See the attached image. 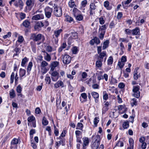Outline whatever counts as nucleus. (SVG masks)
Returning a JSON list of instances; mask_svg holds the SVG:
<instances>
[{
	"label": "nucleus",
	"mask_w": 149,
	"mask_h": 149,
	"mask_svg": "<svg viewBox=\"0 0 149 149\" xmlns=\"http://www.w3.org/2000/svg\"><path fill=\"white\" fill-rule=\"evenodd\" d=\"M15 77V73L14 72H12L10 77V83L12 84L14 81V79Z\"/></svg>",
	"instance_id": "obj_51"
},
{
	"label": "nucleus",
	"mask_w": 149,
	"mask_h": 149,
	"mask_svg": "<svg viewBox=\"0 0 149 149\" xmlns=\"http://www.w3.org/2000/svg\"><path fill=\"white\" fill-rule=\"evenodd\" d=\"M44 10L46 17L48 18H50L53 11V8L47 6L45 8Z\"/></svg>",
	"instance_id": "obj_7"
},
{
	"label": "nucleus",
	"mask_w": 149,
	"mask_h": 149,
	"mask_svg": "<svg viewBox=\"0 0 149 149\" xmlns=\"http://www.w3.org/2000/svg\"><path fill=\"white\" fill-rule=\"evenodd\" d=\"M93 40H94L95 42L97 44H98L100 42V40L99 38L96 37L94 38Z\"/></svg>",
	"instance_id": "obj_57"
},
{
	"label": "nucleus",
	"mask_w": 149,
	"mask_h": 149,
	"mask_svg": "<svg viewBox=\"0 0 149 149\" xmlns=\"http://www.w3.org/2000/svg\"><path fill=\"white\" fill-rule=\"evenodd\" d=\"M125 84L123 83L120 82L118 85V87L120 88H123L125 87Z\"/></svg>",
	"instance_id": "obj_55"
},
{
	"label": "nucleus",
	"mask_w": 149,
	"mask_h": 149,
	"mask_svg": "<svg viewBox=\"0 0 149 149\" xmlns=\"http://www.w3.org/2000/svg\"><path fill=\"white\" fill-rule=\"evenodd\" d=\"M10 6L12 3L16 7H19L21 8H22L23 6V3L22 0H11L9 2Z\"/></svg>",
	"instance_id": "obj_3"
},
{
	"label": "nucleus",
	"mask_w": 149,
	"mask_h": 149,
	"mask_svg": "<svg viewBox=\"0 0 149 149\" xmlns=\"http://www.w3.org/2000/svg\"><path fill=\"white\" fill-rule=\"evenodd\" d=\"M64 84L63 82L61 81H58L54 85V87L55 88H57L60 86L62 87H64Z\"/></svg>",
	"instance_id": "obj_14"
},
{
	"label": "nucleus",
	"mask_w": 149,
	"mask_h": 149,
	"mask_svg": "<svg viewBox=\"0 0 149 149\" xmlns=\"http://www.w3.org/2000/svg\"><path fill=\"white\" fill-rule=\"evenodd\" d=\"M45 59L47 61H49L51 60V58L49 55L47 53H46V55L44 57Z\"/></svg>",
	"instance_id": "obj_39"
},
{
	"label": "nucleus",
	"mask_w": 149,
	"mask_h": 149,
	"mask_svg": "<svg viewBox=\"0 0 149 149\" xmlns=\"http://www.w3.org/2000/svg\"><path fill=\"white\" fill-rule=\"evenodd\" d=\"M123 145L124 144L123 142L119 140L116 144V146L120 147H122L123 146Z\"/></svg>",
	"instance_id": "obj_48"
},
{
	"label": "nucleus",
	"mask_w": 149,
	"mask_h": 149,
	"mask_svg": "<svg viewBox=\"0 0 149 149\" xmlns=\"http://www.w3.org/2000/svg\"><path fill=\"white\" fill-rule=\"evenodd\" d=\"M129 143L130 146L131 147H134V141L133 139L132 138H130L129 139Z\"/></svg>",
	"instance_id": "obj_49"
},
{
	"label": "nucleus",
	"mask_w": 149,
	"mask_h": 149,
	"mask_svg": "<svg viewBox=\"0 0 149 149\" xmlns=\"http://www.w3.org/2000/svg\"><path fill=\"white\" fill-rule=\"evenodd\" d=\"M30 38L35 41H40L41 42H43L45 40L44 36L40 33L38 34L35 33L31 34Z\"/></svg>",
	"instance_id": "obj_1"
},
{
	"label": "nucleus",
	"mask_w": 149,
	"mask_h": 149,
	"mask_svg": "<svg viewBox=\"0 0 149 149\" xmlns=\"http://www.w3.org/2000/svg\"><path fill=\"white\" fill-rule=\"evenodd\" d=\"M66 44L65 43H63L62 45H61V47H60L59 49H58V52H61L63 49L66 47Z\"/></svg>",
	"instance_id": "obj_32"
},
{
	"label": "nucleus",
	"mask_w": 149,
	"mask_h": 149,
	"mask_svg": "<svg viewBox=\"0 0 149 149\" xmlns=\"http://www.w3.org/2000/svg\"><path fill=\"white\" fill-rule=\"evenodd\" d=\"M69 6L71 8H73L75 6V3L73 0H70L68 3Z\"/></svg>",
	"instance_id": "obj_36"
},
{
	"label": "nucleus",
	"mask_w": 149,
	"mask_h": 149,
	"mask_svg": "<svg viewBox=\"0 0 149 149\" xmlns=\"http://www.w3.org/2000/svg\"><path fill=\"white\" fill-rule=\"evenodd\" d=\"M103 61H101V60H100L99 59L97 58V60L96 63V66L97 68H100L101 67L102 65V62Z\"/></svg>",
	"instance_id": "obj_22"
},
{
	"label": "nucleus",
	"mask_w": 149,
	"mask_h": 149,
	"mask_svg": "<svg viewBox=\"0 0 149 149\" xmlns=\"http://www.w3.org/2000/svg\"><path fill=\"white\" fill-rule=\"evenodd\" d=\"M62 59L63 63L65 64H68L70 62L71 58L68 55L64 54L62 55Z\"/></svg>",
	"instance_id": "obj_6"
},
{
	"label": "nucleus",
	"mask_w": 149,
	"mask_h": 149,
	"mask_svg": "<svg viewBox=\"0 0 149 149\" xmlns=\"http://www.w3.org/2000/svg\"><path fill=\"white\" fill-rule=\"evenodd\" d=\"M48 65V63L45 61H43L41 62L40 67L41 68L44 67Z\"/></svg>",
	"instance_id": "obj_40"
},
{
	"label": "nucleus",
	"mask_w": 149,
	"mask_h": 149,
	"mask_svg": "<svg viewBox=\"0 0 149 149\" xmlns=\"http://www.w3.org/2000/svg\"><path fill=\"white\" fill-rule=\"evenodd\" d=\"M132 0H127L122 2V4L124 8H125L131 2Z\"/></svg>",
	"instance_id": "obj_20"
},
{
	"label": "nucleus",
	"mask_w": 149,
	"mask_h": 149,
	"mask_svg": "<svg viewBox=\"0 0 149 149\" xmlns=\"http://www.w3.org/2000/svg\"><path fill=\"white\" fill-rule=\"evenodd\" d=\"M18 45L17 43H16L15 45L16 47L14 49V50L16 52V53L14 54L16 56L18 55L20 52V49L18 47Z\"/></svg>",
	"instance_id": "obj_21"
},
{
	"label": "nucleus",
	"mask_w": 149,
	"mask_h": 149,
	"mask_svg": "<svg viewBox=\"0 0 149 149\" xmlns=\"http://www.w3.org/2000/svg\"><path fill=\"white\" fill-rule=\"evenodd\" d=\"M35 118L33 116H29V117L27 119V120L28 122L30 123L33 122L35 120Z\"/></svg>",
	"instance_id": "obj_37"
},
{
	"label": "nucleus",
	"mask_w": 149,
	"mask_h": 149,
	"mask_svg": "<svg viewBox=\"0 0 149 149\" xmlns=\"http://www.w3.org/2000/svg\"><path fill=\"white\" fill-rule=\"evenodd\" d=\"M9 95L11 98H13L15 96V91L13 89H12L10 91Z\"/></svg>",
	"instance_id": "obj_25"
},
{
	"label": "nucleus",
	"mask_w": 149,
	"mask_h": 149,
	"mask_svg": "<svg viewBox=\"0 0 149 149\" xmlns=\"http://www.w3.org/2000/svg\"><path fill=\"white\" fill-rule=\"evenodd\" d=\"M132 34L133 35H137L139 34L140 29L138 27H136V28L132 30Z\"/></svg>",
	"instance_id": "obj_18"
},
{
	"label": "nucleus",
	"mask_w": 149,
	"mask_h": 149,
	"mask_svg": "<svg viewBox=\"0 0 149 149\" xmlns=\"http://www.w3.org/2000/svg\"><path fill=\"white\" fill-rule=\"evenodd\" d=\"M28 59L26 57H25L24 58H23L22 60L21 65L23 67L24 66L25 64L28 61Z\"/></svg>",
	"instance_id": "obj_28"
},
{
	"label": "nucleus",
	"mask_w": 149,
	"mask_h": 149,
	"mask_svg": "<svg viewBox=\"0 0 149 149\" xmlns=\"http://www.w3.org/2000/svg\"><path fill=\"white\" fill-rule=\"evenodd\" d=\"M76 19L78 21L82 20L83 19V17L81 15H78L76 16L74 15Z\"/></svg>",
	"instance_id": "obj_31"
},
{
	"label": "nucleus",
	"mask_w": 149,
	"mask_h": 149,
	"mask_svg": "<svg viewBox=\"0 0 149 149\" xmlns=\"http://www.w3.org/2000/svg\"><path fill=\"white\" fill-rule=\"evenodd\" d=\"M59 64V62L57 61H55L53 62L51 64V65L54 68H55L58 66Z\"/></svg>",
	"instance_id": "obj_41"
},
{
	"label": "nucleus",
	"mask_w": 149,
	"mask_h": 149,
	"mask_svg": "<svg viewBox=\"0 0 149 149\" xmlns=\"http://www.w3.org/2000/svg\"><path fill=\"white\" fill-rule=\"evenodd\" d=\"M83 127V125L82 123H78L77 124V126L76 128V129L82 130Z\"/></svg>",
	"instance_id": "obj_35"
},
{
	"label": "nucleus",
	"mask_w": 149,
	"mask_h": 149,
	"mask_svg": "<svg viewBox=\"0 0 149 149\" xmlns=\"http://www.w3.org/2000/svg\"><path fill=\"white\" fill-rule=\"evenodd\" d=\"M22 25L26 28H29L30 26V22L28 19L25 20L23 22Z\"/></svg>",
	"instance_id": "obj_16"
},
{
	"label": "nucleus",
	"mask_w": 149,
	"mask_h": 149,
	"mask_svg": "<svg viewBox=\"0 0 149 149\" xmlns=\"http://www.w3.org/2000/svg\"><path fill=\"white\" fill-rule=\"evenodd\" d=\"M18 143L19 140L16 138L13 139L11 142V146L10 147V148H12L14 146H16Z\"/></svg>",
	"instance_id": "obj_13"
},
{
	"label": "nucleus",
	"mask_w": 149,
	"mask_h": 149,
	"mask_svg": "<svg viewBox=\"0 0 149 149\" xmlns=\"http://www.w3.org/2000/svg\"><path fill=\"white\" fill-rule=\"evenodd\" d=\"M109 43V41L108 40H107L104 42L103 45L102 47L103 49H106V48L108 47Z\"/></svg>",
	"instance_id": "obj_34"
},
{
	"label": "nucleus",
	"mask_w": 149,
	"mask_h": 149,
	"mask_svg": "<svg viewBox=\"0 0 149 149\" xmlns=\"http://www.w3.org/2000/svg\"><path fill=\"white\" fill-rule=\"evenodd\" d=\"M125 64V63L123 62H122V61H119L118 62V65L119 66V67L121 69L123 67Z\"/></svg>",
	"instance_id": "obj_42"
},
{
	"label": "nucleus",
	"mask_w": 149,
	"mask_h": 149,
	"mask_svg": "<svg viewBox=\"0 0 149 149\" xmlns=\"http://www.w3.org/2000/svg\"><path fill=\"white\" fill-rule=\"evenodd\" d=\"M107 26L106 24L100 26L99 29V31H102L105 33L106 30L107 29Z\"/></svg>",
	"instance_id": "obj_24"
},
{
	"label": "nucleus",
	"mask_w": 149,
	"mask_h": 149,
	"mask_svg": "<svg viewBox=\"0 0 149 149\" xmlns=\"http://www.w3.org/2000/svg\"><path fill=\"white\" fill-rule=\"evenodd\" d=\"M91 95L95 99V102H97L98 100L97 99L98 98L99 96L98 93L96 92H92Z\"/></svg>",
	"instance_id": "obj_17"
},
{
	"label": "nucleus",
	"mask_w": 149,
	"mask_h": 149,
	"mask_svg": "<svg viewBox=\"0 0 149 149\" xmlns=\"http://www.w3.org/2000/svg\"><path fill=\"white\" fill-rule=\"evenodd\" d=\"M42 123L43 125L45 126L47 125L48 124V122L45 116L43 118Z\"/></svg>",
	"instance_id": "obj_27"
},
{
	"label": "nucleus",
	"mask_w": 149,
	"mask_h": 149,
	"mask_svg": "<svg viewBox=\"0 0 149 149\" xmlns=\"http://www.w3.org/2000/svg\"><path fill=\"white\" fill-rule=\"evenodd\" d=\"M62 31L61 29L55 30L54 31V34L52 36L53 38L55 39V40H58V38L60 35V33Z\"/></svg>",
	"instance_id": "obj_8"
},
{
	"label": "nucleus",
	"mask_w": 149,
	"mask_h": 149,
	"mask_svg": "<svg viewBox=\"0 0 149 149\" xmlns=\"http://www.w3.org/2000/svg\"><path fill=\"white\" fill-rule=\"evenodd\" d=\"M37 26L40 27H41L44 26V24L41 22H38L37 23Z\"/></svg>",
	"instance_id": "obj_62"
},
{
	"label": "nucleus",
	"mask_w": 149,
	"mask_h": 149,
	"mask_svg": "<svg viewBox=\"0 0 149 149\" xmlns=\"http://www.w3.org/2000/svg\"><path fill=\"white\" fill-rule=\"evenodd\" d=\"M33 51V52H35L36 50V45L35 43H33L32 42L30 43Z\"/></svg>",
	"instance_id": "obj_54"
},
{
	"label": "nucleus",
	"mask_w": 149,
	"mask_h": 149,
	"mask_svg": "<svg viewBox=\"0 0 149 149\" xmlns=\"http://www.w3.org/2000/svg\"><path fill=\"white\" fill-rule=\"evenodd\" d=\"M26 71L25 70L21 68L20 69L19 75L20 77H23L25 74Z\"/></svg>",
	"instance_id": "obj_26"
},
{
	"label": "nucleus",
	"mask_w": 149,
	"mask_h": 149,
	"mask_svg": "<svg viewBox=\"0 0 149 149\" xmlns=\"http://www.w3.org/2000/svg\"><path fill=\"white\" fill-rule=\"evenodd\" d=\"M22 91V88L20 86V85H19L17 88V93H20Z\"/></svg>",
	"instance_id": "obj_53"
},
{
	"label": "nucleus",
	"mask_w": 149,
	"mask_h": 149,
	"mask_svg": "<svg viewBox=\"0 0 149 149\" xmlns=\"http://www.w3.org/2000/svg\"><path fill=\"white\" fill-rule=\"evenodd\" d=\"M129 126V122H124L123 125V126L124 129H127Z\"/></svg>",
	"instance_id": "obj_38"
},
{
	"label": "nucleus",
	"mask_w": 149,
	"mask_h": 149,
	"mask_svg": "<svg viewBox=\"0 0 149 149\" xmlns=\"http://www.w3.org/2000/svg\"><path fill=\"white\" fill-rule=\"evenodd\" d=\"M111 84H114L117 83V81L115 78L111 77V81L110 82Z\"/></svg>",
	"instance_id": "obj_50"
},
{
	"label": "nucleus",
	"mask_w": 149,
	"mask_h": 149,
	"mask_svg": "<svg viewBox=\"0 0 149 149\" xmlns=\"http://www.w3.org/2000/svg\"><path fill=\"white\" fill-rule=\"evenodd\" d=\"M51 78L53 81H56L59 78V73L56 71H53L51 73Z\"/></svg>",
	"instance_id": "obj_9"
},
{
	"label": "nucleus",
	"mask_w": 149,
	"mask_h": 149,
	"mask_svg": "<svg viewBox=\"0 0 149 149\" xmlns=\"http://www.w3.org/2000/svg\"><path fill=\"white\" fill-rule=\"evenodd\" d=\"M106 52L105 51H104L100 53L99 54V55L98 57L97 58L101 60V61H103V58L106 55Z\"/></svg>",
	"instance_id": "obj_19"
},
{
	"label": "nucleus",
	"mask_w": 149,
	"mask_h": 149,
	"mask_svg": "<svg viewBox=\"0 0 149 149\" xmlns=\"http://www.w3.org/2000/svg\"><path fill=\"white\" fill-rule=\"evenodd\" d=\"M90 9L94 10L96 9V6L94 3H92L90 4Z\"/></svg>",
	"instance_id": "obj_46"
},
{
	"label": "nucleus",
	"mask_w": 149,
	"mask_h": 149,
	"mask_svg": "<svg viewBox=\"0 0 149 149\" xmlns=\"http://www.w3.org/2000/svg\"><path fill=\"white\" fill-rule=\"evenodd\" d=\"M32 66V62H30L28 64L27 68V71L28 72H29L30 71Z\"/></svg>",
	"instance_id": "obj_30"
},
{
	"label": "nucleus",
	"mask_w": 149,
	"mask_h": 149,
	"mask_svg": "<svg viewBox=\"0 0 149 149\" xmlns=\"http://www.w3.org/2000/svg\"><path fill=\"white\" fill-rule=\"evenodd\" d=\"M54 14L56 17H60L62 15V8L61 7H55L53 11Z\"/></svg>",
	"instance_id": "obj_5"
},
{
	"label": "nucleus",
	"mask_w": 149,
	"mask_h": 149,
	"mask_svg": "<svg viewBox=\"0 0 149 149\" xmlns=\"http://www.w3.org/2000/svg\"><path fill=\"white\" fill-rule=\"evenodd\" d=\"M35 0H27L26 2V5L31 7H33L35 3Z\"/></svg>",
	"instance_id": "obj_12"
},
{
	"label": "nucleus",
	"mask_w": 149,
	"mask_h": 149,
	"mask_svg": "<svg viewBox=\"0 0 149 149\" xmlns=\"http://www.w3.org/2000/svg\"><path fill=\"white\" fill-rule=\"evenodd\" d=\"M99 22L100 24H103L105 23V21L104 19V18L103 17H101L99 19Z\"/></svg>",
	"instance_id": "obj_56"
},
{
	"label": "nucleus",
	"mask_w": 149,
	"mask_h": 149,
	"mask_svg": "<svg viewBox=\"0 0 149 149\" xmlns=\"http://www.w3.org/2000/svg\"><path fill=\"white\" fill-rule=\"evenodd\" d=\"M41 72L42 74H45L47 72V70L46 68L42 67L41 68Z\"/></svg>",
	"instance_id": "obj_64"
},
{
	"label": "nucleus",
	"mask_w": 149,
	"mask_h": 149,
	"mask_svg": "<svg viewBox=\"0 0 149 149\" xmlns=\"http://www.w3.org/2000/svg\"><path fill=\"white\" fill-rule=\"evenodd\" d=\"M11 35V33L10 32H8V33L6 35H5L3 36V38L4 39L6 38H9L10 37Z\"/></svg>",
	"instance_id": "obj_59"
},
{
	"label": "nucleus",
	"mask_w": 149,
	"mask_h": 149,
	"mask_svg": "<svg viewBox=\"0 0 149 149\" xmlns=\"http://www.w3.org/2000/svg\"><path fill=\"white\" fill-rule=\"evenodd\" d=\"M81 96L82 98L85 100V101H86L87 97V95L86 93H82L81 94Z\"/></svg>",
	"instance_id": "obj_63"
},
{
	"label": "nucleus",
	"mask_w": 149,
	"mask_h": 149,
	"mask_svg": "<svg viewBox=\"0 0 149 149\" xmlns=\"http://www.w3.org/2000/svg\"><path fill=\"white\" fill-rule=\"evenodd\" d=\"M95 141L92 145L91 147L92 149H98L100 144V135H97L95 137Z\"/></svg>",
	"instance_id": "obj_2"
},
{
	"label": "nucleus",
	"mask_w": 149,
	"mask_h": 149,
	"mask_svg": "<svg viewBox=\"0 0 149 149\" xmlns=\"http://www.w3.org/2000/svg\"><path fill=\"white\" fill-rule=\"evenodd\" d=\"M44 15L42 14H38L33 16L32 19L33 20H38L44 18Z\"/></svg>",
	"instance_id": "obj_11"
},
{
	"label": "nucleus",
	"mask_w": 149,
	"mask_h": 149,
	"mask_svg": "<svg viewBox=\"0 0 149 149\" xmlns=\"http://www.w3.org/2000/svg\"><path fill=\"white\" fill-rule=\"evenodd\" d=\"M139 68H135L134 72V79L135 80H137L139 78H140L141 75L140 73H138V70Z\"/></svg>",
	"instance_id": "obj_10"
},
{
	"label": "nucleus",
	"mask_w": 149,
	"mask_h": 149,
	"mask_svg": "<svg viewBox=\"0 0 149 149\" xmlns=\"http://www.w3.org/2000/svg\"><path fill=\"white\" fill-rule=\"evenodd\" d=\"M99 118L97 117H95L94 119L93 122L94 125L96 126H97V124L99 122Z\"/></svg>",
	"instance_id": "obj_44"
},
{
	"label": "nucleus",
	"mask_w": 149,
	"mask_h": 149,
	"mask_svg": "<svg viewBox=\"0 0 149 149\" xmlns=\"http://www.w3.org/2000/svg\"><path fill=\"white\" fill-rule=\"evenodd\" d=\"M65 21L68 22L70 23H71L74 21L73 18L68 15H66L65 16Z\"/></svg>",
	"instance_id": "obj_23"
},
{
	"label": "nucleus",
	"mask_w": 149,
	"mask_h": 149,
	"mask_svg": "<svg viewBox=\"0 0 149 149\" xmlns=\"http://www.w3.org/2000/svg\"><path fill=\"white\" fill-rule=\"evenodd\" d=\"M109 3L108 1H106L104 2V6L107 8L108 10H110L111 9V8L109 7Z\"/></svg>",
	"instance_id": "obj_33"
},
{
	"label": "nucleus",
	"mask_w": 149,
	"mask_h": 149,
	"mask_svg": "<svg viewBox=\"0 0 149 149\" xmlns=\"http://www.w3.org/2000/svg\"><path fill=\"white\" fill-rule=\"evenodd\" d=\"M99 33H100V39H102L104 37V35L105 33L102 31H99Z\"/></svg>",
	"instance_id": "obj_43"
},
{
	"label": "nucleus",
	"mask_w": 149,
	"mask_h": 149,
	"mask_svg": "<svg viewBox=\"0 0 149 149\" xmlns=\"http://www.w3.org/2000/svg\"><path fill=\"white\" fill-rule=\"evenodd\" d=\"M83 147H85L88 145L89 143L88 138V137H84L83 138Z\"/></svg>",
	"instance_id": "obj_15"
},
{
	"label": "nucleus",
	"mask_w": 149,
	"mask_h": 149,
	"mask_svg": "<svg viewBox=\"0 0 149 149\" xmlns=\"http://www.w3.org/2000/svg\"><path fill=\"white\" fill-rule=\"evenodd\" d=\"M72 51L73 54H76L78 51V49L76 47H74L72 49Z\"/></svg>",
	"instance_id": "obj_52"
},
{
	"label": "nucleus",
	"mask_w": 149,
	"mask_h": 149,
	"mask_svg": "<svg viewBox=\"0 0 149 149\" xmlns=\"http://www.w3.org/2000/svg\"><path fill=\"white\" fill-rule=\"evenodd\" d=\"M24 40V38L22 36H19L18 38V40H17L16 42H19L20 43H22Z\"/></svg>",
	"instance_id": "obj_29"
},
{
	"label": "nucleus",
	"mask_w": 149,
	"mask_h": 149,
	"mask_svg": "<svg viewBox=\"0 0 149 149\" xmlns=\"http://www.w3.org/2000/svg\"><path fill=\"white\" fill-rule=\"evenodd\" d=\"M140 86H134L133 87L132 91L133 93L132 96L137 98H139L140 96V92L139 91Z\"/></svg>",
	"instance_id": "obj_4"
},
{
	"label": "nucleus",
	"mask_w": 149,
	"mask_h": 149,
	"mask_svg": "<svg viewBox=\"0 0 149 149\" xmlns=\"http://www.w3.org/2000/svg\"><path fill=\"white\" fill-rule=\"evenodd\" d=\"M108 64L110 65L113 62V59L112 57H110L107 61Z\"/></svg>",
	"instance_id": "obj_58"
},
{
	"label": "nucleus",
	"mask_w": 149,
	"mask_h": 149,
	"mask_svg": "<svg viewBox=\"0 0 149 149\" xmlns=\"http://www.w3.org/2000/svg\"><path fill=\"white\" fill-rule=\"evenodd\" d=\"M125 33L127 35H130L132 34V31L129 29H126L125 30Z\"/></svg>",
	"instance_id": "obj_47"
},
{
	"label": "nucleus",
	"mask_w": 149,
	"mask_h": 149,
	"mask_svg": "<svg viewBox=\"0 0 149 149\" xmlns=\"http://www.w3.org/2000/svg\"><path fill=\"white\" fill-rule=\"evenodd\" d=\"M35 133V130L34 129H32L30 131V136L32 138L33 137V134Z\"/></svg>",
	"instance_id": "obj_61"
},
{
	"label": "nucleus",
	"mask_w": 149,
	"mask_h": 149,
	"mask_svg": "<svg viewBox=\"0 0 149 149\" xmlns=\"http://www.w3.org/2000/svg\"><path fill=\"white\" fill-rule=\"evenodd\" d=\"M104 95H103V98L104 100H107L108 98V96L105 91L103 92Z\"/></svg>",
	"instance_id": "obj_45"
},
{
	"label": "nucleus",
	"mask_w": 149,
	"mask_h": 149,
	"mask_svg": "<svg viewBox=\"0 0 149 149\" xmlns=\"http://www.w3.org/2000/svg\"><path fill=\"white\" fill-rule=\"evenodd\" d=\"M54 134L56 136H57L58 135V131L55 125L54 126Z\"/></svg>",
	"instance_id": "obj_60"
}]
</instances>
